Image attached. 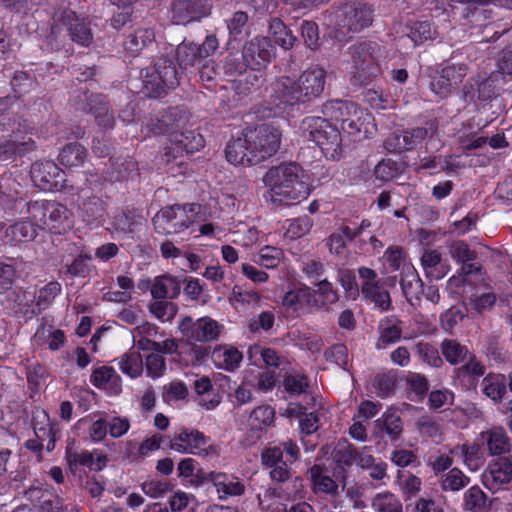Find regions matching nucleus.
<instances>
[{
    "mask_svg": "<svg viewBox=\"0 0 512 512\" xmlns=\"http://www.w3.org/2000/svg\"><path fill=\"white\" fill-rule=\"evenodd\" d=\"M248 18V14L246 12L237 11L229 20H227L229 41H237L242 38Z\"/></svg>",
    "mask_w": 512,
    "mask_h": 512,
    "instance_id": "5fc2aeb1",
    "label": "nucleus"
},
{
    "mask_svg": "<svg viewBox=\"0 0 512 512\" xmlns=\"http://www.w3.org/2000/svg\"><path fill=\"white\" fill-rule=\"evenodd\" d=\"M399 174L398 163L392 159H382L374 168V175L381 181H390Z\"/></svg>",
    "mask_w": 512,
    "mask_h": 512,
    "instance_id": "e2e57ef3",
    "label": "nucleus"
},
{
    "mask_svg": "<svg viewBox=\"0 0 512 512\" xmlns=\"http://www.w3.org/2000/svg\"><path fill=\"white\" fill-rule=\"evenodd\" d=\"M250 149L256 164L273 156L280 147L281 133L270 124H260L254 129L248 130Z\"/></svg>",
    "mask_w": 512,
    "mask_h": 512,
    "instance_id": "9d476101",
    "label": "nucleus"
},
{
    "mask_svg": "<svg viewBox=\"0 0 512 512\" xmlns=\"http://www.w3.org/2000/svg\"><path fill=\"white\" fill-rule=\"evenodd\" d=\"M396 380L394 375L387 373H380L374 377L373 386L375 393L381 397L386 398L394 393Z\"/></svg>",
    "mask_w": 512,
    "mask_h": 512,
    "instance_id": "bf43d9fd",
    "label": "nucleus"
},
{
    "mask_svg": "<svg viewBox=\"0 0 512 512\" xmlns=\"http://www.w3.org/2000/svg\"><path fill=\"white\" fill-rule=\"evenodd\" d=\"M356 457V448L346 439H341L332 452V458L339 467H350Z\"/></svg>",
    "mask_w": 512,
    "mask_h": 512,
    "instance_id": "a18cd8bd",
    "label": "nucleus"
},
{
    "mask_svg": "<svg viewBox=\"0 0 512 512\" xmlns=\"http://www.w3.org/2000/svg\"><path fill=\"white\" fill-rule=\"evenodd\" d=\"M61 21L73 42L83 47H88L93 42L90 23L79 18L75 12L65 11L62 14Z\"/></svg>",
    "mask_w": 512,
    "mask_h": 512,
    "instance_id": "aec40b11",
    "label": "nucleus"
},
{
    "mask_svg": "<svg viewBox=\"0 0 512 512\" xmlns=\"http://www.w3.org/2000/svg\"><path fill=\"white\" fill-rule=\"evenodd\" d=\"M442 257L436 250H426L421 257V264L428 278L441 279L448 272V268L441 263Z\"/></svg>",
    "mask_w": 512,
    "mask_h": 512,
    "instance_id": "f704fd0d",
    "label": "nucleus"
},
{
    "mask_svg": "<svg viewBox=\"0 0 512 512\" xmlns=\"http://www.w3.org/2000/svg\"><path fill=\"white\" fill-rule=\"evenodd\" d=\"M263 182L269 190L264 197L277 205L300 202L310 192L301 166L295 162H282L272 166L264 175Z\"/></svg>",
    "mask_w": 512,
    "mask_h": 512,
    "instance_id": "f257e3e1",
    "label": "nucleus"
},
{
    "mask_svg": "<svg viewBox=\"0 0 512 512\" xmlns=\"http://www.w3.org/2000/svg\"><path fill=\"white\" fill-rule=\"evenodd\" d=\"M78 208L83 221L88 224L102 220L106 212L105 202L97 196L80 195Z\"/></svg>",
    "mask_w": 512,
    "mask_h": 512,
    "instance_id": "a878e982",
    "label": "nucleus"
},
{
    "mask_svg": "<svg viewBox=\"0 0 512 512\" xmlns=\"http://www.w3.org/2000/svg\"><path fill=\"white\" fill-rule=\"evenodd\" d=\"M483 393L494 402H500L507 393L506 375L489 373L482 380Z\"/></svg>",
    "mask_w": 512,
    "mask_h": 512,
    "instance_id": "c756f323",
    "label": "nucleus"
},
{
    "mask_svg": "<svg viewBox=\"0 0 512 512\" xmlns=\"http://www.w3.org/2000/svg\"><path fill=\"white\" fill-rule=\"evenodd\" d=\"M60 292L61 285L57 281L49 282L39 290L36 305L40 309L47 308Z\"/></svg>",
    "mask_w": 512,
    "mask_h": 512,
    "instance_id": "0e129e2a",
    "label": "nucleus"
},
{
    "mask_svg": "<svg viewBox=\"0 0 512 512\" xmlns=\"http://www.w3.org/2000/svg\"><path fill=\"white\" fill-rule=\"evenodd\" d=\"M49 200H29L24 199H13L8 201L5 207V213L11 217H19L23 220H28L38 229H45Z\"/></svg>",
    "mask_w": 512,
    "mask_h": 512,
    "instance_id": "ddd939ff",
    "label": "nucleus"
},
{
    "mask_svg": "<svg viewBox=\"0 0 512 512\" xmlns=\"http://www.w3.org/2000/svg\"><path fill=\"white\" fill-rule=\"evenodd\" d=\"M212 11L210 0H171L169 13L177 25H187L208 17Z\"/></svg>",
    "mask_w": 512,
    "mask_h": 512,
    "instance_id": "4468645a",
    "label": "nucleus"
},
{
    "mask_svg": "<svg viewBox=\"0 0 512 512\" xmlns=\"http://www.w3.org/2000/svg\"><path fill=\"white\" fill-rule=\"evenodd\" d=\"M247 67H249V64L245 61L243 53H229L224 58L223 70L228 76L242 74L246 72Z\"/></svg>",
    "mask_w": 512,
    "mask_h": 512,
    "instance_id": "052dcab7",
    "label": "nucleus"
},
{
    "mask_svg": "<svg viewBox=\"0 0 512 512\" xmlns=\"http://www.w3.org/2000/svg\"><path fill=\"white\" fill-rule=\"evenodd\" d=\"M153 68L158 73V79L162 80L168 90L175 89L179 85L178 72L172 59L160 57L155 61Z\"/></svg>",
    "mask_w": 512,
    "mask_h": 512,
    "instance_id": "473e14b6",
    "label": "nucleus"
},
{
    "mask_svg": "<svg viewBox=\"0 0 512 512\" xmlns=\"http://www.w3.org/2000/svg\"><path fill=\"white\" fill-rule=\"evenodd\" d=\"M194 388L201 396L199 404L207 410H212L220 403L219 397L213 393V386L208 377H202L194 382Z\"/></svg>",
    "mask_w": 512,
    "mask_h": 512,
    "instance_id": "a19ab883",
    "label": "nucleus"
},
{
    "mask_svg": "<svg viewBox=\"0 0 512 512\" xmlns=\"http://www.w3.org/2000/svg\"><path fill=\"white\" fill-rule=\"evenodd\" d=\"M250 144L248 131L243 134V137L230 140L225 148L227 161L235 166L246 167L255 165L256 163L252 161L254 157L250 149Z\"/></svg>",
    "mask_w": 512,
    "mask_h": 512,
    "instance_id": "412c9836",
    "label": "nucleus"
},
{
    "mask_svg": "<svg viewBox=\"0 0 512 512\" xmlns=\"http://www.w3.org/2000/svg\"><path fill=\"white\" fill-rule=\"evenodd\" d=\"M120 370L131 378L139 377L143 372V360L139 351L130 350L119 359Z\"/></svg>",
    "mask_w": 512,
    "mask_h": 512,
    "instance_id": "37998d69",
    "label": "nucleus"
},
{
    "mask_svg": "<svg viewBox=\"0 0 512 512\" xmlns=\"http://www.w3.org/2000/svg\"><path fill=\"white\" fill-rule=\"evenodd\" d=\"M158 73L152 67L148 69L143 80V88L147 96L158 98L168 92V88L164 86L162 80L158 79Z\"/></svg>",
    "mask_w": 512,
    "mask_h": 512,
    "instance_id": "603ef678",
    "label": "nucleus"
},
{
    "mask_svg": "<svg viewBox=\"0 0 512 512\" xmlns=\"http://www.w3.org/2000/svg\"><path fill=\"white\" fill-rule=\"evenodd\" d=\"M47 208L49 216L47 217L46 228L59 232L60 227L69 220L71 212L65 205L54 200L48 201Z\"/></svg>",
    "mask_w": 512,
    "mask_h": 512,
    "instance_id": "58836bf2",
    "label": "nucleus"
},
{
    "mask_svg": "<svg viewBox=\"0 0 512 512\" xmlns=\"http://www.w3.org/2000/svg\"><path fill=\"white\" fill-rule=\"evenodd\" d=\"M197 204H174L160 209L152 218L156 233L161 235L177 234L187 229L192 223L189 213H197Z\"/></svg>",
    "mask_w": 512,
    "mask_h": 512,
    "instance_id": "0eeeda50",
    "label": "nucleus"
},
{
    "mask_svg": "<svg viewBox=\"0 0 512 512\" xmlns=\"http://www.w3.org/2000/svg\"><path fill=\"white\" fill-rule=\"evenodd\" d=\"M303 137L316 143L326 158L337 160L342 153V136L338 127L321 117H306L300 127Z\"/></svg>",
    "mask_w": 512,
    "mask_h": 512,
    "instance_id": "39448f33",
    "label": "nucleus"
},
{
    "mask_svg": "<svg viewBox=\"0 0 512 512\" xmlns=\"http://www.w3.org/2000/svg\"><path fill=\"white\" fill-rule=\"evenodd\" d=\"M464 502L465 510L481 512L485 506L486 494L478 486H473L466 491Z\"/></svg>",
    "mask_w": 512,
    "mask_h": 512,
    "instance_id": "13d9d810",
    "label": "nucleus"
},
{
    "mask_svg": "<svg viewBox=\"0 0 512 512\" xmlns=\"http://www.w3.org/2000/svg\"><path fill=\"white\" fill-rule=\"evenodd\" d=\"M417 351L420 358L432 367H440L443 360L439 355L438 349L430 343H419Z\"/></svg>",
    "mask_w": 512,
    "mask_h": 512,
    "instance_id": "338daca9",
    "label": "nucleus"
},
{
    "mask_svg": "<svg viewBox=\"0 0 512 512\" xmlns=\"http://www.w3.org/2000/svg\"><path fill=\"white\" fill-rule=\"evenodd\" d=\"M35 148V141L31 137H19L17 133L13 132L0 142V162H13Z\"/></svg>",
    "mask_w": 512,
    "mask_h": 512,
    "instance_id": "6ab92c4d",
    "label": "nucleus"
},
{
    "mask_svg": "<svg viewBox=\"0 0 512 512\" xmlns=\"http://www.w3.org/2000/svg\"><path fill=\"white\" fill-rule=\"evenodd\" d=\"M155 41V33L152 29L143 28L130 33L123 45L125 50L132 56H137L140 52Z\"/></svg>",
    "mask_w": 512,
    "mask_h": 512,
    "instance_id": "c85d7f7f",
    "label": "nucleus"
},
{
    "mask_svg": "<svg viewBox=\"0 0 512 512\" xmlns=\"http://www.w3.org/2000/svg\"><path fill=\"white\" fill-rule=\"evenodd\" d=\"M486 441L490 455H502L510 452V439L501 426H494L481 434Z\"/></svg>",
    "mask_w": 512,
    "mask_h": 512,
    "instance_id": "cd10ccee",
    "label": "nucleus"
},
{
    "mask_svg": "<svg viewBox=\"0 0 512 512\" xmlns=\"http://www.w3.org/2000/svg\"><path fill=\"white\" fill-rule=\"evenodd\" d=\"M185 280V277H178L169 273L156 276L153 279L152 298L170 300L178 298L182 283Z\"/></svg>",
    "mask_w": 512,
    "mask_h": 512,
    "instance_id": "4be33fe9",
    "label": "nucleus"
},
{
    "mask_svg": "<svg viewBox=\"0 0 512 512\" xmlns=\"http://www.w3.org/2000/svg\"><path fill=\"white\" fill-rule=\"evenodd\" d=\"M87 157L86 148L77 142L66 144L58 155L59 162L66 167H79Z\"/></svg>",
    "mask_w": 512,
    "mask_h": 512,
    "instance_id": "72a5a7b5",
    "label": "nucleus"
},
{
    "mask_svg": "<svg viewBox=\"0 0 512 512\" xmlns=\"http://www.w3.org/2000/svg\"><path fill=\"white\" fill-rule=\"evenodd\" d=\"M488 489H499L502 485L512 481V457H499L489 466L488 475H485Z\"/></svg>",
    "mask_w": 512,
    "mask_h": 512,
    "instance_id": "b1692460",
    "label": "nucleus"
},
{
    "mask_svg": "<svg viewBox=\"0 0 512 512\" xmlns=\"http://www.w3.org/2000/svg\"><path fill=\"white\" fill-rule=\"evenodd\" d=\"M208 438L198 430L183 429L169 441L168 447L179 453H190L199 456L208 454Z\"/></svg>",
    "mask_w": 512,
    "mask_h": 512,
    "instance_id": "dca6fc26",
    "label": "nucleus"
},
{
    "mask_svg": "<svg viewBox=\"0 0 512 512\" xmlns=\"http://www.w3.org/2000/svg\"><path fill=\"white\" fill-rule=\"evenodd\" d=\"M380 337L377 342L378 348H385L387 345L397 342L401 338V327L391 319H386L379 326Z\"/></svg>",
    "mask_w": 512,
    "mask_h": 512,
    "instance_id": "49530a36",
    "label": "nucleus"
},
{
    "mask_svg": "<svg viewBox=\"0 0 512 512\" xmlns=\"http://www.w3.org/2000/svg\"><path fill=\"white\" fill-rule=\"evenodd\" d=\"M30 174L35 185L42 190H52L63 181L62 170L49 160L35 162Z\"/></svg>",
    "mask_w": 512,
    "mask_h": 512,
    "instance_id": "a211bd4d",
    "label": "nucleus"
},
{
    "mask_svg": "<svg viewBox=\"0 0 512 512\" xmlns=\"http://www.w3.org/2000/svg\"><path fill=\"white\" fill-rule=\"evenodd\" d=\"M441 350L451 365L464 362L470 355L468 348L454 339H445L441 344Z\"/></svg>",
    "mask_w": 512,
    "mask_h": 512,
    "instance_id": "ea45409f",
    "label": "nucleus"
},
{
    "mask_svg": "<svg viewBox=\"0 0 512 512\" xmlns=\"http://www.w3.org/2000/svg\"><path fill=\"white\" fill-rule=\"evenodd\" d=\"M437 131L438 121L432 119L426 122L425 127L394 131L384 140L383 145L389 153L400 154L404 151H412L427 137H433Z\"/></svg>",
    "mask_w": 512,
    "mask_h": 512,
    "instance_id": "6e6552de",
    "label": "nucleus"
},
{
    "mask_svg": "<svg viewBox=\"0 0 512 512\" xmlns=\"http://www.w3.org/2000/svg\"><path fill=\"white\" fill-rule=\"evenodd\" d=\"M38 228L28 220H23L9 225L4 231V240L11 245L33 241Z\"/></svg>",
    "mask_w": 512,
    "mask_h": 512,
    "instance_id": "bb28decb",
    "label": "nucleus"
},
{
    "mask_svg": "<svg viewBox=\"0 0 512 512\" xmlns=\"http://www.w3.org/2000/svg\"><path fill=\"white\" fill-rule=\"evenodd\" d=\"M264 82L263 73L259 69L250 68L245 74L234 82V90L240 96L244 97L258 90Z\"/></svg>",
    "mask_w": 512,
    "mask_h": 512,
    "instance_id": "2f4dec72",
    "label": "nucleus"
},
{
    "mask_svg": "<svg viewBox=\"0 0 512 512\" xmlns=\"http://www.w3.org/2000/svg\"><path fill=\"white\" fill-rule=\"evenodd\" d=\"M326 468L322 465H313L309 471V477L313 483L316 493H325L335 495L338 492V484L328 475L325 474Z\"/></svg>",
    "mask_w": 512,
    "mask_h": 512,
    "instance_id": "7c9ffc66",
    "label": "nucleus"
},
{
    "mask_svg": "<svg viewBox=\"0 0 512 512\" xmlns=\"http://www.w3.org/2000/svg\"><path fill=\"white\" fill-rule=\"evenodd\" d=\"M179 330L188 339L196 342H208L216 340L220 333L219 324L211 318H200L193 321L191 317H184Z\"/></svg>",
    "mask_w": 512,
    "mask_h": 512,
    "instance_id": "2eb2a0df",
    "label": "nucleus"
},
{
    "mask_svg": "<svg viewBox=\"0 0 512 512\" xmlns=\"http://www.w3.org/2000/svg\"><path fill=\"white\" fill-rule=\"evenodd\" d=\"M242 358V353L236 348H218L212 352V359L214 363L218 367L224 368L227 371H234L238 368Z\"/></svg>",
    "mask_w": 512,
    "mask_h": 512,
    "instance_id": "4c0bfd02",
    "label": "nucleus"
},
{
    "mask_svg": "<svg viewBox=\"0 0 512 512\" xmlns=\"http://www.w3.org/2000/svg\"><path fill=\"white\" fill-rule=\"evenodd\" d=\"M372 507L377 512H402L401 502L389 492L377 494Z\"/></svg>",
    "mask_w": 512,
    "mask_h": 512,
    "instance_id": "864d4df0",
    "label": "nucleus"
},
{
    "mask_svg": "<svg viewBox=\"0 0 512 512\" xmlns=\"http://www.w3.org/2000/svg\"><path fill=\"white\" fill-rule=\"evenodd\" d=\"M219 48V39L215 33L208 34L202 44L184 39L176 48L178 65L185 70L202 64Z\"/></svg>",
    "mask_w": 512,
    "mask_h": 512,
    "instance_id": "1a4fd4ad",
    "label": "nucleus"
},
{
    "mask_svg": "<svg viewBox=\"0 0 512 512\" xmlns=\"http://www.w3.org/2000/svg\"><path fill=\"white\" fill-rule=\"evenodd\" d=\"M76 109L93 115L101 128L112 129L115 125L111 107L103 94L90 93L87 88H80V93L76 96Z\"/></svg>",
    "mask_w": 512,
    "mask_h": 512,
    "instance_id": "9b49d317",
    "label": "nucleus"
},
{
    "mask_svg": "<svg viewBox=\"0 0 512 512\" xmlns=\"http://www.w3.org/2000/svg\"><path fill=\"white\" fill-rule=\"evenodd\" d=\"M10 84L15 97L18 98L34 90L38 85L35 77L24 71H16Z\"/></svg>",
    "mask_w": 512,
    "mask_h": 512,
    "instance_id": "09e8293b",
    "label": "nucleus"
},
{
    "mask_svg": "<svg viewBox=\"0 0 512 512\" xmlns=\"http://www.w3.org/2000/svg\"><path fill=\"white\" fill-rule=\"evenodd\" d=\"M448 249L452 259L459 264L465 261H475L477 258L476 251L470 249L469 245L463 240L453 241Z\"/></svg>",
    "mask_w": 512,
    "mask_h": 512,
    "instance_id": "6e6d98bb",
    "label": "nucleus"
},
{
    "mask_svg": "<svg viewBox=\"0 0 512 512\" xmlns=\"http://www.w3.org/2000/svg\"><path fill=\"white\" fill-rule=\"evenodd\" d=\"M470 482V478L458 469H451L442 481V489L444 491H459L466 487Z\"/></svg>",
    "mask_w": 512,
    "mask_h": 512,
    "instance_id": "4d7b16f0",
    "label": "nucleus"
},
{
    "mask_svg": "<svg viewBox=\"0 0 512 512\" xmlns=\"http://www.w3.org/2000/svg\"><path fill=\"white\" fill-rule=\"evenodd\" d=\"M347 54L350 56V81L354 86H367L381 72L379 59L382 55L381 46L374 41L364 40L351 45Z\"/></svg>",
    "mask_w": 512,
    "mask_h": 512,
    "instance_id": "20e7f679",
    "label": "nucleus"
},
{
    "mask_svg": "<svg viewBox=\"0 0 512 512\" xmlns=\"http://www.w3.org/2000/svg\"><path fill=\"white\" fill-rule=\"evenodd\" d=\"M326 71L319 66H313L292 80L289 77H281L273 85L276 99L285 106L304 105L319 98L325 89Z\"/></svg>",
    "mask_w": 512,
    "mask_h": 512,
    "instance_id": "f03ea898",
    "label": "nucleus"
},
{
    "mask_svg": "<svg viewBox=\"0 0 512 512\" xmlns=\"http://www.w3.org/2000/svg\"><path fill=\"white\" fill-rule=\"evenodd\" d=\"M242 53L249 68L261 70L274 56V47L269 38L255 37L243 46Z\"/></svg>",
    "mask_w": 512,
    "mask_h": 512,
    "instance_id": "f3484780",
    "label": "nucleus"
},
{
    "mask_svg": "<svg viewBox=\"0 0 512 512\" xmlns=\"http://www.w3.org/2000/svg\"><path fill=\"white\" fill-rule=\"evenodd\" d=\"M186 121L185 112L177 107L169 108L161 115V123L167 127L168 135L171 137L185 126Z\"/></svg>",
    "mask_w": 512,
    "mask_h": 512,
    "instance_id": "c03bdc74",
    "label": "nucleus"
},
{
    "mask_svg": "<svg viewBox=\"0 0 512 512\" xmlns=\"http://www.w3.org/2000/svg\"><path fill=\"white\" fill-rule=\"evenodd\" d=\"M361 294L365 301L374 304V306L381 311H389L392 309L390 293L381 286V283L367 287Z\"/></svg>",
    "mask_w": 512,
    "mask_h": 512,
    "instance_id": "c9c22d12",
    "label": "nucleus"
},
{
    "mask_svg": "<svg viewBox=\"0 0 512 512\" xmlns=\"http://www.w3.org/2000/svg\"><path fill=\"white\" fill-rule=\"evenodd\" d=\"M146 371L147 375L152 378L161 377L166 370V362L159 352L151 353L146 357Z\"/></svg>",
    "mask_w": 512,
    "mask_h": 512,
    "instance_id": "774afa93",
    "label": "nucleus"
},
{
    "mask_svg": "<svg viewBox=\"0 0 512 512\" xmlns=\"http://www.w3.org/2000/svg\"><path fill=\"white\" fill-rule=\"evenodd\" d=\"M469 67L466 63H454L447 61L440 73L455 88L468 74Z\"/></svg>",
    "mask_w": 512,
    "mask_h": 512,
    "instance_id": "8fccbe9b",
    "label": "nucleus"
},
{
    "mask_svg": "<svg viewBox=\"0 0 512 512\" xmlns=\"http://www.w3.org/2000/svg\"><path fill=\"white\" fill-rule=\"evenodd\" d=\"M33 430L36 438L40 440L42 444L48 438L53 437L54 434H60L57 424L51 422L45 411H40L33 416Z\"/></svg>",
    "mask_w": 512,
    "mask_h": 512,
    "instance_id": "e433bc0d",
    "label": "nucleus"
},
{
    "mask_svg": "<svg viewBox=\"0 0 512 512\" xmlns=\"http://www.w3.org/2000/svg\"><path fill=\"white\" fill-rule=\"evenodd\" d=\"M283 457V450L280 446L267 448L261 455L262 463L270 469L275 467H288L290 461L288 459L284 460Z\"/></svg>",
    "mask_w": 512,
    "mask_h": 512,
    "instance_id": "680f3d73",
    "label": "nucleus"
},
{
    "mask_svg": "<svg viewBox=\"0 0 512 512\" xmlns=\"http://www.w3.org/2000/svg\"><path fill=\"white\" fill-rule=\"evenodd\" d=\"M90 382L98 389L109 390L113 394H119L122 390L121 378L110 366H101L93 370Z\"/></svg>",
    "mask_w": 512,
    "mask_h": 512,
    "instance_id": "393cba45",
    "label": "nucleus"
},
{
    "mask_svg": "<svg viewBox=\"0 0 512 512\" xmlns=\"http://www.w3.org/2000/svg\"><path fill=\"white\" fill-rule=\"evenodd\" d=\"M170 146L161 156L162 162L173 176L185 174L188 169L186 158L204 146V139L195 131H178L171 139Z\"/></svg>",
    "mask_w": 512,
    "mask_h": 512,
    "instance_id": "423d86ee",
    "label": "nucleus"
},
{
    "mask_svg": "<svg viewBox=\"0 0 512 512\" xmlns=\"http://www.w3.org/2000/svg\"><path fill=\"white\" fill-rule=\"evenodd\" d=\"M376 425L381 430H384L392 441L398 440L403 432L402 420L395 411H386L383 416L376 421Z\"/></svg>",
    "mask_w": 512,
    "mask_h": 512,
    "instance_id": "79ce46f5",
    "label": "nucleus"
},
{
    "mask_svg": "<svg viewBox=\"0 0 512 512\" xmlns=\"http://www.w3.org/2000/svg\"><path fill=\"white\" fill-rule=\"evenodd\" d=\"M400 286L407 302L414 307L420 306L424 282L414 268L402 272Z\"/></svg>",
    "mask_w": 512,
    "mask_h": 512,
    "instance_id": "5701e85b",
    "label": "nucleus"
},
{
    "mask_svg": "<svg viewBox=\"0 0 512 512\" xmlns=\"http://www.w3.org/2000/svg\"><path fill=\"white\" fill-rule=\"evenodd\" d=\"M66 461L71 472L75 473L78 466H85L94 470V453L83 450L81 452L72 451L69 447L66 449Z\"/></svg>",
    "mask_w": 512,
    "mask_h": 512,
    "instance_id": "3c124183",
    "label": "nucleus"
},
{
    "mask_svg": "<svg viewBox=\"0 0 512 512\" xmlns=\"http://www.w3.org/2000/svg\"><path fill=\"white\" fill-rule=\"evenodd\" d=\"M472 81L473 83L467 82L463 86L462 92L465 101H474L476 98L481 102H491L500 95L505 84L503 77L493 71L485 77L477 76Z\"/></svg>",
    "mask_w": 512,
    "mask_h": 512,
    "instance_id": "f8f14e48",
    "label": "nucleus"
},
{
    "mask_svg": "<svg viewBox=\"0 0 512 512\" xmlns=\"http://www.w3.org/2000/svg\"><path fill=\"white\" fill-rule=\"evenodd\" d=\"M328 18L331 27L330 37L338 42H346L353 34L372 24L373 9L365 2L350 1L334 8Z\"/></svg>",
    "mask_w": 512,
    "mask_h": 512,
    "instance_id": "7ed1b4c3",
    "label": "nucleus"
},
{
    "mask_svg": "<svg viewBox=\"0 0 512 512\" xmlns=\"http://www.w3.org/2000/svg\"><path fill=\"white\" fill-rule=\"evenodd\" d=\"M148 308L150 313L161 321H171L178 312L177 304L167 299H154Z\"/></svg>",
    "mask_w": 512,
    "mask_h": 512,
    "instance_id": "de8ad7c7",
    "label": "nucleus"
},
{
    "mask_svg": "<svg viewBox=\"0 0 512 512\" xmlns=\"http://www.w3.org/2000/svg\"><path fill=\"white\" fill-rule=\"evenodd\" d=\"M338 281L344 288L346 295L352 299H356L359 296L361 289H359L356 282V277L353 271L349 269H340L338 271Z\"/></svg>",
    "mask_w": 512,
    "mask_h": 512,
    "instance_id": "69168bd1",
    "label": "nucleus"
}]
</instances>
